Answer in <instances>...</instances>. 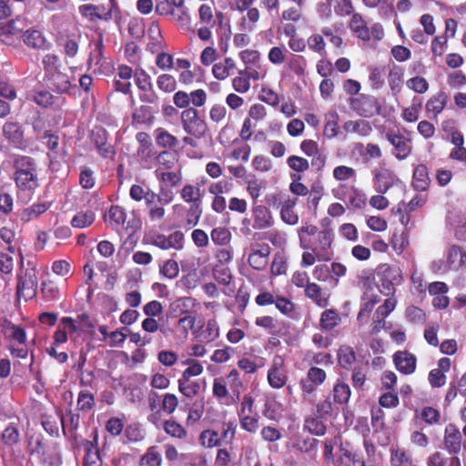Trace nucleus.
<instances>
[{"label": "nucleus", "instance_id": "f257e3e1", "mask_svg": "<svg viewBox=\"0 0 466 466\" xmlns=\"http://www.w3.org/2000/svg\"><path fill=\"white\" fill-rule=\"evenodd\" d=\"M299 247L304 250L301 256L300 266L309 268L316 261L329 262L334 257L335 233L330 228L319 229L310 223H304L297 228Z\"/></svg>", "mask_w": 466, "mask_h": 466}, {"label": "nucleus", "instance_id": "f03ea898", "mask_svg": "<svg viewBox=\"0 0 466 466\" xmlns=\"http://www.w3.org/2000/svg\"><path fill=\"white\" fill-rule=\"evenodd\" d=\"M14 181L19 192L33 194L39 187L37 163L30 156L15 155L13 157Z\"/></svg>", "mask_w": 466, "mask_h": 466}, {"label": "nucleus", "instance_id": "7ed1b4c3", "mask_svg": "<svg viewBox=\"0 0 466 466\" xmlns=\"http://www.w3.org/2000/svg\"><path fill=\"white\" fill-rule=\"evenodd\" d=\"M236 420L224 421L221 424V432L216 430H204L199 435V441L206 448L219 447L223 441L232 444L237 433Z\"/></svg>", "mask_w": 466, "mask_h": 466}, {"label": "nucleus", "instance_id": "20e7f679", "mask_svg": "<svg viewBox=\"0 0 466 466\" xmlns=\"http://www.w3.org/2000/svg\"><path fill=\"white\" fill-rule=\"evenodd\" d=\"M29 453L35 456L43 466H61V455L53 451L42 435L33 436L29 442Z\"/></svg>", "mask_w": 466, "mask_h": 466}, {"label": "nucleus", "instance_id": "39448f33", "mask_svg": "<svg viewBox=\"0 0 466 466\" xmlns=\"http://www.w3.org/2000/svg\"><path fill=\"white\" fill-rule=\"evenodd\" d=\"M180 120L183 130L197 139L204 137L208 130V124L202 118L198 109L190 107L180 113Z\"/></svg>", "mask_w": 466, "mask_h": 466}, {"label": "nucleus", "instance_id": "423d86ee", "mask_svg": "<svg viewBox=\"0 0 466 466\" xmlns=\"http://www.w3.org/2000/svg\"><path fill=\"white\" fill-rule=\"evenodd\" d=\"M37 271L35 267L20 271L16 276V296L28 301L37 293Z\"/></svg>", "mask_w": 466, "mask_h": 466}, {"label": "nucleus", "instance_id": "0eeeda50", "mask_svg": "<svg viewBox=\"0 0 466 466\" xmlns=\"http://www.w3.org/2000/svg\"><path fill=\"white\" fill-rule=\"evenodd\" d=\"M174 196L172 192H167L161 197L156 192L147 193L145 201L147 216L150 221H161L166 215L165 206L173 201Z\"/></svg>", "mask_w": 466, "mask_h": 466}, {"label": "nucleus", "instance_id": "6e6552de", "mask_svg": "<svg viewBox=\"0 0 466 466\" xmlns=\"http://www.w3.org/2000/svg\"><path fill=\"white\" fill-rule=\"evenodd\" d=\"M110 135L101 126H95L90 132L89 139L97 154L102 158L114 159L116 154L115 147L109 142Z\"/></svg>", "mask_w": 466, "mask_h": 466}, {"label": "nucleus", "instance_id": "1a4fd4ad", "mask_svg": "<svg viewBox=\"0 0 466 466\" xmlns=\"http://www.w3.org/2000/svg\"><path fill=\"white\" fill-rule=\"evenodd\" d=\"M349 105L352 111L363 117H371L380 111L378 99L371 95L360 94L356 97H350Z\"/></svg>", "mask_w": 466, "mask_h": 466}, {"label": "nucleus", "instance_id": "9d476101", "mask_svg": "<svg viewBox=\"0 0 466 466\" xmlns=\"http://www.w3.org/2000/svg\"><path fill=\"white\" fill-rule=\"evenodd\" d=\"M385 137L393 147L392 154L398 160H404L412 153L413 145L410 136H405L400 130H390Z\"/></svg>", "mask_w": 466, "mask_h": 466}, {"label": "nucleus", "instance_id": "9b49d317", "mask_svg": "<svg viewBox=\"0 0 466 466\" xmlns=\"http://www.w3.org/2000/svg\"><path fill=\"white\" fill-rule=\"evenodd\" d=\"M155 11L158 15L171 17L177 22L188 18L185 0H160L157 2Z\"/></svg>", "mask_w": 466, "mask_h": 466}, {"label": "nucleus", "instance_id": "f8f14e48", "mask_svg": "<svg viewBox=\"0 0 466 466\" xmlns=\"http://www.w3.org/2000/svg\"><path fill=\"white\" fill-rule=\"evenodd\" d=\"M273 198L275 200H279L280 218L282 221L292 226L298 224L299 215L294 210L298 198H291L290 196L283 193L275 194Z\"/></svg>", "mask_w": 466, "mask_h": 466}, {"label": "nucleus", "instance_id": "ddd939ff", "mask_svg": "<svg viewBox=\"0 0 466 466\" xmlns=\"http://www.w3.org/2000/svg\"><path fill=\"white\" fill-rule=\"evenodd\" d=\"M184 234L181 231H175L169 236L156 233L148 237V243L161 249L170 248L181 249L183 248Z\"/></svg>", "mask_w": 466, "mask_h": 466}, {"label": "nucleus", "instance_id": "4468645a", "mask_svg": "<svg viewBox=\"0 0 466 466\" xmlns=\"http://www.w3.org/2000/svg\"><path fill=\"white\" fill-rule=\"evenodd\" d=\"M443 446L450 455L458 456L462 447V435L459 428L450 423L445 427Z\"/></svg>", "mask_w": 466, "mask_h": 466}, {"label": "nucleus", "instance_id": "2eb2a0df", "mask_svg": "<svg viewBox=\"0 0 466 466\" xmlns=\"http://www.w3.org/2000/svg\"><path fill=\"white\" fill-rule=\"evenodd\" d=\"M401 272L399 268L385 266L380 273L381 292L389 296L395 292V286L401 281Z\"/></svg>", "mask_w": 466, "mask_h": 466}, {"label": "nucleus", "instance_id": "dca6fc26", "mask_svg": "<svg viewBox=\"0 0 466 466\" xmlns=\"http://www.w3.org/2000/svg\"><path fill=\"white\" fill-rule=\"evenodd\" d=\"M2 135L13 147L22 148L24 146V129L18 121H6L2 127Z\"/></svg>", "mask_w": 466, "mask_h": 466}, {"label": "nucleus", "instance_id": "f3484780", "mask_svg": "<svg viewBox=\"0 0 466 466\" xmlns=\"http://www.w3.org/2000/svg\"><path fill=\"white\" fill-rule=\"evenodd\" d=\"M270 247L268 244H257L252 246L251 253L248 255V262L256 270H263L268 263Z\"/></svg>", "mask_w": 466, "mask_h": 466}, {"label": "nucleus", "instance_id": "a211bd4d", "mask_svg": "<svg viewBox=\"0 0 466 466\" xmlns=\"http://www.w3.org/2000/svg\"><path fill=\"white\" fill-rule=\"evenodd\" d=\"M32 100L44 108H52L54 110L60 109L66 103V98L54 96L47 90H36L35 91Z\"/></svg>", "mask_w": 466, "mask_h": 466}, {"label": "nucleus", "instance_id": "6ab92c4d", "mask_svg": "<svg viewBox=\"0 0 466 466\" xmlns=\"http://www.w3.org/2000/svg\"><path fill=\"white\" fill-rule=\"evenodd\" d=\"M157 108L151 105H141L133 110L131 115V125L133 127L147 126L150 127L155 121V114Z\"/></svg>", "mask_w": 466, "mask_h": 466}, {"label": "nucleus", "instance_id": "aec40b11", "mask_svg": "<svg viewBox=\"0 0 466 466\" xmlns=\"http://www.w3.org/2000/svg\"><path fill=\"white\" fill-rule=\"evenodd\" d=\"M133 76V69L127 65H119L116 68V78L113 83L115 91L127 95L131 92L130 79Z\"/></svg>", "mask_w": 466, "mask_h": 466}, {"label": "nucleus", "instance_id": "412c9836", "mask_svg": "<svg viewBox=\"0 0 466 466\" xmlns=\"http://www.w3.org/2000/svg\"><path fill=\"white\" fill-rule=\"evenodd\" d=\"M396 369L402 374H412L416 370L417 359L408 350H399L393 355Z\"/></svg>", "mask_w": 466, "mask_h": 466}, {"label": "nucleus", "instance_id": "4be33fe9", "mask_svg": "<svg viewBox=\"0 0 466 466\" xmlns=\"http://www.w3.org/2000/svg\"><path fill=\"white\" fill-rule=\"evenodd\" d=\"M363 447L366 452V458L357 451H354V459H350L353 466H377L376 452L377 448L374 443L368 439L363 440Z\"/></svg>", "mask_w": 466, "mask_h": 466}, {"label": "nucleus", "instance_id": "5701e85b", "mask_svg": "<svg viewBox=\"0 0 466 466\" xmlns=\"http://www.w3.org/2000/svg\"><path fill=\"white\" fill-rule=\"evenodd\" d=\"M375 189L380 194H385L393 185L395 174L388 168H376L372 171Z\"/></svg>", "mask_w": 466, "mask_h": 466}, {"label": "nucleus", "instance_id": "b1692460", "mask_svg": "<svg viewBox=\"0 0 466 466\" xmlns=\"http://www.w3.org/2000/svg\"><path fill=\"white\" fill-rule=\"evenodd\" d=\"M80 416L78 413L68 412L66 418H61L62 431L64 435L68 438L75 445L77 444V429L79 427Z\"/></svg>", "mask_w": 466, "mask_h": 466}, {"label": "nucleus", "instance_id": "393cba45", "mask_svg": "<svg viewBox=\"0 0 466 466\" xmlns=\"http://www.w3.org/2000/svg\"><path fill=\"white\" fill-rule=\"evenodd\" d=\"M107 217L110 227L116 231L130 228L129 223H127V211L121 206L112 205L109 208Z\"/></svg>", "mask_w": 466, "mask_h": 466}, {"label": "nucleus", "instance_id": "a878e982", "mask_svg": "<svg viewBox=\"0 0 466 466\" xmlns=\"http://www.w3.org/2000/svg\"><path fill=\"white\" fill-rule=\"evenodd\" d=\"M22 39L27 47L33 49H46L49 46L43 32L35 28L25 31Z\"/></svg>", "mask_w": 466, "mask_h": 466}, {"label": "nucleus", "instance_id": "bb28decb", "mask_svg": "<svg viewBox=\"0 0 466 466\" xmlns=\"http://www.w3.org/2000/svg\"><path fill=\"white\" fill-rule=\"evenodd\" d=\"M0 329L8 339L15 340L20 344H25L26 342V333L25 329L12 323L9 319L0 318Z\"/></svg>", "mask_w": 466, "mask_h": 466}, {"label": "nucleus", "instance_id": "cd10ccee", "mask_svg": "<svg viewBox=\"0 0 466 466\" xmlns=\"http://www.w3.org/2000/svg\"><path fill=\"white\" fill-rule=\"evenodd\" d=\"M47 85L59 94L66 93L71 87L69 77L60 70L44 77Z\"/></svg>", "mask_w": 466, "mask_h": 466}, {"label": "nucleus", "instance_id": "c85d7f7f", "mask_svg": "<svg viewBox=\"0 0 466 466\" xmlns=\"http://www.w3.org/2000/svg\"><path fill=\"white\" fill-rule=\"evenodd\" d=\"M431 185L429 168L425 164H419L413 169L412 187L416 191H426Z\"/></svg>", "mask_w": 466, "mask_h": 466}, {"label": "nucleus", "instance_id": "c756f323", "mask_svg": "<svg viewBox=\"0 0 466 466\" xmlns=\"http://www.w3.org/2000/svg\"><path fill=\"white\" fill-rule=\"evenodd\" d=\"M100 9H105V6L102 5L84 4L78 7L80 15L89 22H96L97 20L110 21L112 19L110 13L102 14Z\"/></svg>", "mask_w": 466, "mask_h": 466}, {"label": "nucleus", "instance_id": "7c9ffc66", "mask_svg": "<svg viewBox=\"0 0 466 466\" xmlns=\"http://www.w3.org/2000/svg\"><path fill=\"white\" fill-rule=\"evenodd\" d=\"M254 228L264 229L273 225V217L270 210L263 205H254L252 208Z\"/></svg>", "mask_w": 466, "mask_h": 466}, {"label": "nucleus", "instance_id": "2f4dec72", "mask_svg": "<svg viewBox=\"0 0 466 466\" xmlns=\"http://www.w3.org/2000/svg\"><path fill=\"white\" fill-rule=\"evenodd\" d=\"M404 70L400 66L393 65L388 72V84L391 95L399 96L403 87Z\"/></svg>", "mask_w": 466, "mask_h": 466}, {"label": "nucleus", "instance_id": "473e14b6", "mask_svg": "<svg viewBox=\"0 0 466 466\" xmlns=\"http://www.w3.org/2000/svg\"><path fill=\"white\" fill-rule=\"evenodd\" d=\"M136 140L138 143L137 157L142 160H148L155 156V151L150 136L147 132H137Z\"/></svg>", "mask_w": 466, "mask_h": 466}, {"label": "nucleus", "instance_id": "72a5a7b5", "mask_svg": "<svg viewBox=\"0 0 466 466\" xmlns=\"http://www.w3.org/2000/svg\"><path fill=\"white\" fill-rule=\"evenodd\" d=\"M447 102L448 96L444 91H440L431 96L425 105L426 112L432 115L430 118L436 119L445 108Z\"/></svg>", "mask_w": 466, "mask_h": 466}, {"label": "nucleus", "instance_id": "f704fd0d", "mask_svg": "<svg viewBox=\"0 0 466 466\" xmlns=\"http://www.w3.org/2000/svg\"><path fill=\"white\" fill-rule=\"evenodd\" d=\"M351 396V390L348 383L338 380L332 389L331 397L334 405L345 406L348 404Z\"/></svg>", "mask_w": 466, "mask_h": 466}, {"label": "nucleus", "instance_id": "c9c22d12", "mask_svg": "<svg viewBox=\"0 0 466 466\" xmlns=\"http://www.w3.org/2000/svg\"><path fill=\"white\" fill-rule=\"evenodd\" d=\"M427 466H461L458 456H446L442 451H435L429 455L426 461Z\"/></svg>", "mask_w": 466, "mask_h": 466}, {"label": "nucleus", "instance_id": "e433bc0d", "mask_svg": "<svg viewBox=\"0 0 466 466\" xmlns=\"http://www.w3.org/2000/svg\"><path fill=\"white\" fill-rule=\"evenodd\" d=\"M350 28L360 39L364 41L370 40V28L360 14L355 13L352 15L350 22Z\"/></svg>", "mask_w": 466, "mask_h": 466}, {"label": "nucleus", "instance_id": "4c0bfd02", "mask_svg": "<svg viewBox=\"0 0 466 466\" xmlns=\"http://www.w3.org/2000/svg\"><path fill=\"white\" fill-rule=\"evenodd\" d=\"M447 264L450 269L466 267V252L461 247L452 245L447 252Z\"/></svg>", "mask_w": 466, "mask_h": 466}, {"label": "nucleus", "instance_id": "58836bf2", "mask_svg": "<svg viewBox=\"0 0 466 466\" xmlns=\"http://www.w3.org/2000/svg\"><path fill=\"white\" fill-rule=\"evenodd\" d=\"M341 322L339 313L335 309H325L320 314L319 328L323 331H331Z\"/></svg>", "mask_w": 466, "mask_h": 466}, {"label": "nucleus", "instance_id": "ea45409f", "mask_svg": "<svg viewBox=\"0 0 466 466\" xmlns=\"http://www.w3.org/2000/svg\"><path fill=\"white\" fill-rule=\"evenodd\" d=\"M339 440L337 436L334 438H328L323 441V461L327 465L329 466H343L344 461L340 458H337L334 455V447L338 445Z\"/></svg>", "mask_w": 466, "mask_h": 466}, {"label": "nucleus", "instance_id": "a19ab883", "mask_svg": "<svg viewBox=\"0 0 466 466\" xmlns=\"http://www.w3.org/2000/svg\"><path fill=\"white\" fill-rule=\"evenodd\" d=\"M97 442V433L95 431L93 441H85L86 455L84 457V466H102V460L98 449H95V443Z\"/></svg>", "mask_w": 466, "mask_h": 466}, {"label": "nucleus", "instance_id": "79ce46f5", "mask_svg": "<svg viewBox=\"0 0 466 466\" xmlns=\"http://www.w3.org/2000/svg\"><path fill=\"white\" fill-rule=\"evenodd\" d=\"M51 207V203L44 201L35 203L20 212V218L23 222H29L46 213Z\"/></svg>", "mask_w": 466, "mask_h": 466}, {"label": "nucleus", "instance_id": "37998d69", "mask_svg": "<svg viewBox=\"0 0 466 466\" xmlns=\"http://www.w3.org/2000/svg\"><path fill=\"white\" fill-rule=\"evenodd\" d=\"M304 292L305 296L311 299L318 307L325 309L329 306V297L323 295L321 287L317 283L311 282L306 287Z\"/></svg>", "mask_w": 466, "mask_h": 466}, {"label": "nucleus", "instance_id": "c03bdc74", "mask_svg": "<svg viewBox=\"0 0 466 466\" xmlns=\"http://www.w3.org/2000/svg\"><path fill=\"white\" fill-rule=\"evenodd\" d=\"M164 431L171 438L185 441L187 437L186 428L178 423L174 418L166 420L163 423Z\"/></svg>", "mask_w": 466, "mask_h": 466}, {"label": "nucleus", "instance_id": "a18cd8bd", "mask_svg": "<svg viewBox=\"0 0 466 466\" xmlns=\"http://www.w3.org/2000/svg\"><path fill=\"white\" fill-rule=\"evenodd\" d=\"M157 145L162 148H174L178 146V139L163 127H157L154 131Z\"/></svg>", "mask_w": 466, "mask_h": 466}, {"label": "nucleus", "instance_id": "49530a36", "mask_svg": "<svg viewBox=\"0 0 466 466\" xmlns=\"http://www.w3.org/2000/svg\"><path fill=\"white\" fill-rule=\"evenodd\" d=\"M96 219V213L92 209L80 210L71 219L70 225L75 228L90 227Z\"/></svg>", "mask_w": 466, "mask_h": 466}, {"label": "nucleus", "instance_id": "de8ad7c7", "mask_svg": "<svg viewBox=\"0 0 466 466\" xmlns=\"http://www.w3.org/2000/svg\"><path fill=\"white\" fill-rule=\"evenodd\" d=\"M347 133H356L360 137H368L372 132L371 125L365 120H349L343 125Z\"/></svg>", "mask_w": 466, "mask_h": 466}, {"label": "nucleus", "instance_id": "09e8293b", "mask_svg": "<svg viewBox=\"0 0 466 466\" xmlns=\"http://www.w3.org/2000/svg\"><path fill=\"white\" fill-rule=\"evenodd\" d=\"M236 68L233 58L226 57L223 61L216 63L212 67L214 76L218 80H224L229 76L231 71Z\"/></svg>", "mask_w": 466, "mask_h": 466}, {"label": "nucleus", "instance_id": "8fccbe9b", "mask_svg": "<svg viewBox=\"0 0 466 466\" xmlns=\"http://www.w3.org/2000/svg\"><path fill=\"white\" fill-rule=\"evenodd\" d=\"M338 362L342 369L350 370L356 361V352L349 345H341L338 350Z\"/></svg>", "mask_w": 466, "mask_h": 466}, {"label": "nucleus", "instance_id": "3c124183", "mask_svg": "<svg viewBox=\"0 0 466 466\" xmlns=\"http://www.w3.org/2000/svg\"><path fill=\"white\" fill-rule=\"evenodd\" d=\"M390 466L412 465L411 455L404 449L399 447L390 448Z\"/></svg>", "mask_w": 466, "mask_h": 466}, {"label": "nucleus", "instance_id": "603ef678", "mask_svg": "<svg viewBox=\"0 0 466 466\" xmlns=\"http://www.w3.org/2000/svg\"><path fill=\"white\" fill-rule=\"evenodd\" d=\"M322 417L310 416L305 419L304 429L316 436H323L327 432V426L322 420Z\"/></svg>", "mask_w": 466, "mask_h": 466}, {"label": "nucleus", "instance_id": "864d4df0", "mask_svg": "<svg viewBox=\"0 0 466 466\" xmlns=\"http://www.w3.org/2000/svg\"><path fill=\"white\" fill-rule=\"evenodd\" d=\"M194 301L195 299L190 297L179 298L171 303L170 308L176 316H184L187 313L196 312L190 309L191 306H194Z\"/></svg>", "mask_w": 466, "mask_h": 466}, {"label": "nucleus", "instance_id": "5fc2aeb1", "mask_svg": "<svg viewBox=\"0 0 466 466\" xmlns=\"http://www.w3.org/2000/svg\"><path fill=\"white\" fill-rule=\"evenodd\" d=\"M308 63L304 56L292 55L287 62V67L297 76H304Z\"/></svg>", "mask_w": 466, "mask_h": 466}, {"label": "nucleus", "instance_id": "6e6d98bb", "mask_svg": "<svg viewBox=\"0 0 466 466\" xmlns=\"http://www.w3.org/2000/svg\"><path fill=\"white\" fill-rule=\"evenodd\" d=\"M177 384L179 392L188 399L197 396L200 390V384L197 381H191L190 379L185 380L184 378L180 377Z\"/></svg>", "mask_w": 466, "mask_h": 466}, {"label": "nucleus", "instance_id": "4d7b16f0", "mask_svg": "<svg viewBox=\"0 0 466 466\" xmlns=\"http://www.w3.org/2000/svg\"><path fill=\"white\" fill-rule=\"evenodd\" d=\"M203 213L202 201L190 204L186 211V226L189 228L198 224L199 218Z\"/></svg>", "mask_w": 466, "mask_h": 466}, {"label": "nucleus", "instance_id": "13d9d810", "mask_svg": "<svg viewBox=\"0 0 466 466\" xmlns=\"http://www.w3.org/2000/svg\"><path fill=\"white\" fill-rule=\"evenodd\" d=\"M140 465L161 466L162 456L156 446H150L140 459Z\"/></svg>", "mask_w": 466, "mask_h": 466}, {"label": "nucleus", "instance_id": "bf43d9fd", "mask_svg": "<svg viewBox=\"0 0 466 466\" xmlns=\"http://www.w3.org/2000/svg\"><path fill=\"white\" fill-rule=\"evenodd\" d=\"M183 364L187 367L183 370L181 377L184 378L185 380L187 379H191L192 377L199 376L203 373L204 368L201 362L195 359H187Z\"/></svg>", "mask_w": 466, "mask_h": 466}, {"label": "nucleus", "instance_id": "052dcab7", "mask_svg": "<svg viewBox=\"0 0 466 466\" xmlns=\"http://www.w3.org/2000/svg\"><path fill=\"white\" fill-rule=\"evenodd\" d=\"M210 237L215 245L227 246L230 243L232 235L227 228L218 227L212 229Z\"/></svg>", "mask_w": 466, "mask_h": 466}, {"label": "nucleus", "instance_id": "680f3d73", "mask_svg": "<svg viewBox=\"0 0 466 466\" xmlns=\"http://www.w3.org/2000/svg\"><path fill=\"white\" fill-rule=\"evenodd\" d=\"M95 172L87 166L80 167L79 184L84 189H92L96 186Z\"/></svg>", "mask_w": 466, "mask_h": 466}, {"label": "nucleus", "instance_id": "e2e57ef3", "mask_svg": "<svg viewBox=\"0 0 466 466\" xmlns=\"http://www.w3.org/2000/svg\"><path fill=\"white\" fill-rule=\"evenodd\" d=\"M289 167L295 171L297 174H301L309 169V161L300 156L292 155L287 158Z\"/></svg>", "mask_w": 466, "mask_h": 466}, {"label": "nucleus", "instance_id": "0e129e2a", "mask_svg": "<svg viewBox=\"0 0 466 466\" xmlns=\"http://www.w3.org/2000/svg\"><path fill=\"white\" fill-rule=\"evenodd\" d=\"M219 327L215 319H208L206 323L204 330L201 332V337L204 341L209 343L215 341L219 338Z\"/></svg>", "mask_w": 466, "mask_h": 466}, {"label": "nucleus", "instance_id": "69168bd1", "mask_svg": "<svg viewBox=\"0 0 466 466\" xmlns=\"http://www.w3.org/2000/svg\"><path fill=\"white\" fill-rule=\"evenodd\" d=\"M287 371L268 370L267 380L269 386L275 390L283 388L288 381Z\"/></svg>", "mask_w": 466, "mask_h": 466}, {"label": "nucleus", "instance_id": "338daca9", "mask_svg": "<svg viewBox=\"0 0 466 466\" xmlns=\"http://www.w3.org/2000/svg\"><path fill=\"white\" fill-rule=\"evenodd\" d=\"M181 198L189 204L198 203V201H202L200 188L196 187L194 185L187 184L183 187L180 191Z\"/></svg>", "mask_w": 466, "mask_h": 466}, {"label": "nucleus", "instance_id": "774afa93", "mask_svg": "<svg viewBox=\"0 0 466 466\" xmlns=\"http://www.w3.org/2000/svg\"><path fill=\"white\" fill-rule=\"evenodd\" d=\"M96 404L93 393L88 390H80L77 397L76 406L81 411L91 410Z\"/></svg>", "mask_w": 466, "mask_h": 466}]
</instances>
